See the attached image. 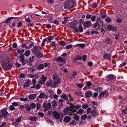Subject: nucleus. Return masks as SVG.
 Wrapping results in <instances>:
<instances>
[{
    "label": "nucleus",
    "instance_id": "bf43d9fd",
    "mask_svg": "<svg viewBox=\"0 0 127 127\" xmlns=\"http://www.w3.org/2000/svg\"><path fill=\"white\" fill-rule=\"evenodd\" d=\"M72 44H69L67 45L65 47V49H69L72 48Z\"/></svg>",
    "mask_w": 127,
    "mask_h": 127
},
{
    "label": "nucleus",
    "instance_id": "774afa93",
    "mask_svg": "<svg viewBox=\"0 0 127 127\" xmlns=\"http://www.w3.org/2000/svg\"><path fill=\"white\" fill-rule=\"evenodd\" d=\"M43 64L44 66L46 67L47 66H49L50 65V64L48 63H44Z\"/></svg>",
    "mask_w": 127,
    "mask_h": 127
},
{
    "label": "nucleus",
    "instance_id": "b1692460",
    "mask_svg": "<svg viewBox=\"0 0 127 127\" xmlns=\"http://www.w3.org/2000/svg\"><path fill=\"white\" fill-rule=\"evenodd\" d=\"M70 108L72 110V111H73V112H76V111L77 109H76V106L74 105H73Z\"/></svg>",
    "mask_w": 127,
    "mask_h": 127
},
{
    "label": "nucleus",
    "instance_id": "f8f14e48",
    "mask_svg": "<svg viewBox=\"0 0 127 127\" xmlns=\"http://www.w3.org/2000/svg\"><path fill=\"white\" fill-rule=\"evenodd\" d=\"M1 116H4V118H6V116L8 113L6 110H2L1 111Z\"/></svg>",
    "mask_w": 127,
    "mask_h": 127
},
{
    "label": "nucleus",
    "instance_id": "6e6d98bb",
    "mask_svg": "<svg viewBox=\"0 0 127 127\" xmlns=\"http://www.w3.org/2000/svg\"><path fill=\"white\" fill-rule=\"evenodd\" d=\"M96 19V16L95 15H93L91 17V20L92 22L95 21Z\"/></svg>",
    "mask_w": 127,
    "mask_h": 127
},
{
    "label": "nucleus",
    "instance_id": "603ef678",
    "mask_svg": "<svg viewBox=\"0 0 127 127\" xmlns=\"http://www.w3.org/2000/svg\"><path fill=\"white\" fill-rule=\"evenodd\" d=\"M47 123H49L52 125H53L54 123L51 120L48 119L47 120Z\"/></svg>",
    "mask_w": 127,
    "mask_h": 127
},
{
    "label": "nucleus",
    "instance_id": "864d4df0",
    "mask_svg": "<svg viewBox=\"0 0 127 127\" xmlns=\"http://www.w3.org/2000/svg\"><path fill=\"white\" fill-rule=\"evenodd\" d=\"M87 58V56L86 55H84L82 56V59L83 61L84 62L86 61V59Z\"/></svg>",
    "mask_w": 127,
    "mask_h": 127
},
{
    "label": "nucleus",
    "instance_id": "9d476101",
    "mask_svg": "<svg viewBox=\"0 0 127 127\" xmlns=\"http://www.w3.org/2000/svg\"><path fill=\"white\" fill-rule=\"evenodd\" d=\"M53 116L56 119H59L60 117V114L57 112L55 111L53 112Z\"/></svg>",
    "mask_w": 127,
    "mask_h": 127
},
{
    "label": "nucleus",
    "instance_id": "680f3d73",
    "mask_svg": "<svg viewBox=\"0 0 127 127\" xmlns=\"http://www.w3.org/2000/svg\"><path fill=\"white\" fill-rule=\"evenodd\" d=\"M86 85L88 88H89L91 86V83L90 81L87 82L86 83Z\"/></svg>",
    "mask_w": 127,
    "mask_h": 127
},
{
    "label": "nucleus",
    "instance_id": "052dcab7",
    "mask_svg": "<svg viewBox=\"0 0 127 127\" xmlns=\"http://www.w3.org/2000/svg\"><path fill=\"white\" fill-rule=\"evenodd\" d=\"M91 107H88V109H87V113L88 114H89L91 112Z\"/></svg>",
    "mask_w": 127,
    "mask_h": 127
},
{
    "label": "nucleus",
    "instance_id": "473e14b6",
    "mask_svg": "<svg viewBox=\"0 0 127 127\" xmlns=\"http://www.w3.org/2000/svg\"><path fill=\"white\" fill-rule=\"evenodd\" d=\"M21 47H22L25 48L26 49H29L28 46H27L26 44L25 43L21 45Z\"/></svg>",
    "mask_w": 127,
    "mask_h": 127
},
{
    "label": "nucleus",
    "instance_id": "6e6552de",
    "mask_svg": "<svg viewBox=\"0 0 127 127\" xmlns=\"http://www.w3.org/2000/svg\"><path fill=\"white\" fill-rule=\"evenodd\" d=\"M38 97L41 99L43 98L47 99L48 98V96L44 92H43L40 93Z\"/></svg>",
    "mask_w": 127,
    "mask_h": 127
},
{
    "label": "nucleus",
    "instance_id": "8fccbe9b",
    "mask_svg": "<svg viewBox=\"0 0 127 127\" xmlns=\"http://www.w3.org/2000/svg\"><path fill=\"white\" fill-rule=\"evenodd\" d=\"M50 46L52 47H55L56 45L55 42H51L50 43Z\"/></svg>",
    "mask_w": 127,
    "mask_h": 127
},
{
    "label": "nucleus",
    "instance_id": "aec40b11",
    "mask_svg": "<svg viewBox=\"0 0 127 127\" xmlns=\"http://www.w3.org/2000/svg\"><path fill=\"white\" fill-rule=\"evenodd\" d=\"M52 84V81L51 80H50L48 81L46 83V85L48 87H49L51 86L52 87H53L52 86V84Z\"/></svg>",
    "mask_w": 127,
    "mask_h": 127
},
{
    "label": "nucleus",
    "instance_id": "7ed1b4c3",
    "mask_svg": "<svg viewBox=\"0 0 127 127\" xmlns=\"http://www.w3.org/2000/svg\"><path fill=\"white\" fill-rule=\"evenodd\" d=\"M63 112L65 115L71 116L74 112H73L72 110L69 107H66L64 110Z\"/></svg>",
    "mask_w": 127,
    "mask_h": 127
},
{
    "label": "nucleus",
    "instance_id": "13d9d810",
    "mask_svg": "<svg viewBox=\"0 0 127 127\" xmlns=\"http://www.w3.org/2000/svg\"><path fill=\"white\" fill-rule=\"evenodd\" d=\"M19 103L15 102H13L12 103V105L14 106H17L18 105Z\"/></svg>",
    "mask_w": 127,
    "mask_h": 127
},
{
    "label": "nucleus",
    "instance_id": "4be33fe9",
    "mask_svg": "<svg viewBox=\"0 0 127 127\" xmlns=\"http://www.w3.org/2000/svg\"><path fill=\"white\" fill-rule=\"evenodd\" d=\"M105 42L108 44H110L112 42V39L109 38H108L106 40Z\"/></svg>",
    "mask_w": 127,
    "mask_h": 127
},
{
    "label": "nucleus",
    "instance_id": "3c124183",
    "mask_svg": "<svg viewBox=\"0 0 127 127\" xmlns=\"http://www.w3.org/2000/svg\"><path fill=\"white\" fill-rule=\"evenodd\" d=\"M20 58L21 60V62L25 60L24 56L23 55H20Z\"/></svg>",
    "mask_w": 127,
    "mask_h": 127
},
{
    "label": "nucleus",
    "instance_id": "a19ab883",
    "mask_svg": "<svg viewBox=\"0 0 127 127\" xmlns=\"http://www.w3.org/2000/svg\"><path fill=\"white\" fill-rule=\"evenodd\" d=\"M112 28V26L110 25H109L107 27V29L109 31L111 30Z\"/></svg>",
    "mask_w": 127,
    "mask_h": 127
},
{
    "label": "nucleus",
    "instance_id": "423d86ee",
    "mask_svg": "<svg viewBox=\"0 0 127 127\" xmlns=\"http://www.w3.org/2000/svg\"><path fill=\"white\" fill-rule=\"evenodd\" d=\"M42 107L45 108L44 111H47L51 107V105L50 103H48L47 104L46 103L44 102L42 105Z\"/></svg>",
    "mask_w": 127,
    "mask_h": 127
},
{
    "label": "nucleus",
    "instance_id": "f257e3e1",
    "mask_svg": "<svg viewBox=\"0 0 127 127\" xmlns=\"http://www.w3.org/2000/svg\"><path fill=\"white\" fill-rule=\"evenodd\" d=\"M64 8L66 10L73 7L75 5L74 2L72 0H68L64 3Z\"/></svg>",
    "mask_w": 127,
    "mask_h": 127
},
{
    "label": "nucleus",
    "instance_id": "393cba45",
    "mask_svg": "<svg viewBox=\"0 0 127 127\" xmlns=\"http://www.w3.org/2000/svg\"><path fill=\"white\" fill-rule=\"evenodd\" d=\"M81 56H78L74 59V61H76L77 60H81Z\"/></svg>",
    "mask_w": 127,
    "mask_h": 127
},
{
    "label": "nucleus",
    "instance_id": "58836bf2",
    "mask_svg": "<svg viewBox=\"0 0 127 127\" xmlns=\"http://www.w3.org/2000/svg\"><path fill=\"white\" fill-rule=\"evenodd\" d=\"M87 117L86 114H84L81 116V119L82 120H85L86 119Z\"/></svg>",
    "mask_w": 127,
    "mask_h": 127
},
{
    "label": "nucleus",
    "instance_id": "72a5a7b5",
    "mask_svg": "<svg viewBox=\"0 0 127 127\" xmlns=\"http://www.w3.org/2000/svg\"><path fill=\"white\" fill-rule=\"evenodd\" d=\"M61 98L64 99L65 100H68V98L66 96V95L65 94L63 95L61 97Z\"/></svg>",
    "mask_w": 127,
    "mask_h": 127
},
{
    "label": "nucleus",
    "instance_id": "c85d7f7f",
    "mask_svg": "<svg viewBox=\"0 0 127 127\" xmlns=\"http://www.w3.org/2000/svg\"><path fill=\"white\" fill-rule=\"evenodd\" d=\"M95 90L97 92H100L102 91V89L100 87H99L95 88Z\"/></svg>",
    "mask_w": 127,
    "mask_h": 127
},
{
    "label": "nucleus",
    "instance_id": "6ab92c4d",
    "mask_svg": "<svg viewBox=\"0 0 127 127\" xmlns=\"http://www.w3.org/2000/svg\"><path fill=\"white\" fill-rule=\"evenodd\" d=\"M111 56V55L109 54H104L103 56L104 58L106 60H108L110 59Z\"/></svg>",
    "mask_w": 127,
    "mask_h": 127
},
{
    "label": "nucleus",
    "instance_id": "338daca9",
    "mask_svg": "<svg viewBox=\"0 0 127 127\" xmlns=\"http://www.w3.org/2000/svg\"><path fill=\"white\" fill-rule=\"evenodd\" d=\"M75 94L79 96H81L82 95V94L81 93V92L79 91H77L76 92Z\"/></svg>",
    "mask_w": 127,
    "mask_h": 127
},
{
    "label": "nucleus",
    "instance_id": "e2e57ef3",
    "mask_svg": "<svg viewBox=\"0 0 127 127\" xmlns=\"http://www.w3.org/2000/svg\"><path fill=\"white\" fill-rule=\"evenodd\" d=\"M98 6V5L96 3H93L92 4V7L93 8H95Z\"/></svg>",
    "mask_w": 127,
    "mask_h": 127
},
{
    "label": "nucleus",
    "instance_id": "e433bc0d",
    "mask_svg": "<svg viewBox=\"0 0 127 127\" xmlns=\"http://www.w3.org/2000/svg\"><path fill=\"white\" fill-rule=\"evenodd\" d=\"M84 112V110H83L81 108L77 112V113H78L80 115H81Z\"/></svg>",
    "mask_w": 127,
    "mask_h": 127
},
{
    "label": "nucleus",
    "instance_id": "a878e982",
    "mask_svg": "<svg viewBox=\"0 0 127 127\" xmlns=\"http://www.w3.org/2000/svg\"><path fill=\"white\" fill-rule=\"evenodd\" d=\"M85 44H76V46H79L80 47L83 48L85 47Z\"/></svg>",
    "mask_w": 127,
    "mask_h": 127
},
{
    "label": "nucleus",
    "instance_id": "2eb2a0df",
    "mask_svg": "<svg viewBox=\"0 0 127 127\" xmlns=\"http://www.w3.org/2000/svg\"><path fill=\"white\" fill-rule=\"evenodd\" d=\"M91 24V21H86L84 22L83 25L84 27H88L90 26Z\"/></svg>",
    "mask_w": 127,
    "mask_h": 127
},
{
    "label": "nucleus",
    "instance_id": "412c9836",
    "mask_svg": "<svg viewBox=\"0 0 127 127\" xmlns=\"http://www.w3.org/2000/svg\"><path fill=\"white\" fill-rule=\"evenodd\" d=\"M35 94H33L30 95L29 96V98L30 99H33L35 98L36 97Z\"/></svg>",
    "mask_w": 127,
    "mask_h": 127
},
{
    "label": "nucleus",
    "instance_id": "bb28decb",
    "mask_svg": "<svg viewBox=\"0 0 127 127\" xmlns=\"http://www.w3.org/2000/svg\"><path fill=\"white\" fill-rule=\"evenodd\" d=\"M30 120L32 121H37L38 119L36 117H31L29 119Z\"/></svg>",
    "mask_w": 127,
    "mask_h": 127
},
{
    "label": "nucleus",
    "instance_id": "5fc2aeb1",
    "mask_svg": "<svg viewBox=\"0 0 127 127\" xmlns=\"http://www.w3.org/2000/svg\"><path fill=\"white\" fill-rule=\"evenodd\" d=\"M31 107L33 109H34L36 107V104L34 103H31L30 105Z\"/></svg>",
    "mask_w": 127,
    "mask_h": 127
},
{
    "label": "nucleus",
    "instance_id": "2f4dec72",
    "mask_svg": "<svg viewBox=\"0 0 127 127\" xmlns=\"http://www.w3.org/2000/svg\"><path fill=\"white\" fill-rule=\"evenodd\" d=\"M114 77L115 76H114L112 75H110L108 76V78L109 80H111L113 79Z\"/></svg>",
    "mask_w": 127,
    "mask_h": 127
},
{
    "label": "nucleus",
    "instance_id": "79ce46f5",
    "mask_svg": "<svg viewBox=\"0 0 127 127\" xmlns=\"http://www.w3.org/2000/svg\"><path fill=\"white\" fill-rule=\"evenodd\" d=\"M9 108L10 110L11 111H12L15 109V107L12 105H10V106Z\"/></svg>",
    "mask_w": 127,
    "mask_h": 127
},
{
    "label": "nucleus",
    "instance_id": "4c0bfd02",
    "mask_svg": "<svg viewBox=\"0 0 127 127\" xmlns=\"http://www.w3.org/2000/svg\"><path fill=\"white\" fill-rule=\"evenodd\" d=\"M35 57L34 56H32V57H30L29 59V62H33V60L35 59Z\"/></svg>",
    "mask_w": 127,
    "mask_h": 127
},
{
    "label": "nucleus",
    "instance_id": "dca6fc26",
    "mask_svg": "<svg viewBox=\"0 0 127 127\" xmlns=\"http://www.w3.org/2000/svg\"><path fill=\"white\" fill-rule=\"evenodd\" d=\"M34 55L39 59L41 58L43 56V54L39 52V51L37 52Z\"/></svg>",
    "mask_w": 127,
    "mask_h": 127
},
{
    "label": "nucleus",
    "instance_id": "37998d69",
    "mask_svg": "<svg viewBox=\"0 0 127 127\" xmlns=\"http://www.w3.org/2000/svg\"><path fill=\"white\" fill-rule=\"evenodd\" d=\"M84 21V20L83 19H81L79 21V25L80 26H81L82 25Z\"/></svg>",
    "mask_w": 127,
    "mask_h": 127
},
{
    "label": "nucleus",
    "instance_id": "a18cd8bd",
    "mask_svg": "<svg viewBox=\"0 0 127 127\" xmlns=\"http://www.w3.org/2000/svg\"><path fill=\"white\" fill-rule=\"evenodd\" d=\"M89 105L87 104H83L82 106V108L84 109H85L88 107Z\"/></svg>",
    "mask_w": 127,
    "mask_h": 127
},
{
    "label": "nucleus",
    "instance_id": "f704fd0d",
    "mask_svg": "<svg viewBox=\"0 0 127 127\" xmlns=\"http://www.w3.org/2000/svg\"><path fill=\"white\" fill-rule=\"evenodd\" d=\"M31 82V81H27L24 84V87H29V83L30 82Z\"/></svg>",
    "mask_w": 127,
    "mask_h": 127
},
{
    "label": "nucleus",
    "instance_id": "a211bd4d",
    "mask_svg": "<svg viewBox=\"0 0 127 127\" xmlns=\"http://www.w3.org/2000/svg\"><path fill=\"white\" fill-rule=\"evenodd\" d=\"M56 60L58 62H60L62 63L64 62V64L65 63V62L64 59L61 57H59L57 58L56 59Z\"/></svg>",
    "mask_w": 127,
    "mask_h": 127
},
{
    "label": "nucleus",
    "instance_id": "0e129e2a",
    "mask_svg": "<svg viewBox=\"0 0 127 127\" xmlns=\"http://www.w3.org/2000/svg\"><path fill=\"white\" fill-rule=\"evenodd\" d=\"M41 85L38 83L35 86V88L36 89H39L41 88Z\"/></svg>",
    "mask_w": 127,
    "mask_h": 127
},
{
    "label": "nucleus",
    "instance_id": "de8ad7c7",
    "mask_svg": "<svg viewBox=\"0 0 127 127\" xmlns=\"http://www.w3.org/2000/svg\"><path fill=\"white\" fill-rule=\"evenodd\" d=\"M13 17H10L8 18L6 20H5L6 22L7 23H9L10 22V20L11 19H13Z\"/></svg>",
    "mask_w": 127,
    "mask_h": 127
},
{
    "label": "nucleus",
    "instance_id": "ddd939ff",
    "mask_svg": "<svg viewBox=\"0 0 127 127\" xmlns=\"http://www.w3.org/2000/svg\"><path fill=\"white\" fill-rule=\"evenodd\" d=\"M32 51L34 55L37 52L39 51V50L38 49V46L35 45L32 49Z\"/></svg>",
    "mask_w": 127,
    "mask_h": 127
},
{
    "label": "nucleus",
    "instance_id": "09e8293b",
    "mask_svg": "<svg viewBox=\"0 0 127 127\" xmlns=\"http://www.w3.org/2000/svg\"><path fill=\"white\" fill-rule=\"evenodd\" d=\"M30 69L32 72H33L35 70V67L32 65L30 67Z\"/></svg>",
    "mask_w": 127,
    "mask_h": 127
},
{
    "label": "nucleus",
    "instance_id": "9b49d317",
    "mask_svg": "<svg viewBox=\"0 0 127 127\" xmlns=\"http://www.w3.org/2000/svg\"><path fill=\"white\" fill-rule=\"evenodd\" d=\"M85 95L87 98H89L92 95V92L91 91H87L85 92Z\"/></svg>",
    "mask_w": 127,
    "mask_h": 127
},
{
    "label": "nucleus",
    "instance_id": "49530a36",
    "mask_svg": "<svg viewBox=\"0 0 127 127\" xmlns=\"http://www.w3.org/2000/svg\"><path fill=\"white\" fill-rule=\"evenodd\" d=\"M24 51V50L23 49H22L21 50L19 49H18L17 50V52L18 54H21L23 53Z\"/></svg>",
    "mask_w": 127,
    "mask_h": 127
},
{
    "label": "nucleus",
    "instance_id": "ea45409f",
    "mask_svg": "<svg viewBox=\"0 0 127 127\" xmlns=\"http://www.w3.org/2000/svg\"><path fill=\"white\" fill-rule=\"evenodd\" d=\"M80 32H82L83 31V29L81 26H79V27L78 31Z\"/></svg>",
    "mask_w": 127,
    "mask_h": 127
},
{
    "label": "nucleus",
    "instance_id": "f3484780",
    "mask_svg": "<svg viewBox=\"0 0 127 127\" xmlns=\"http://www.w3.org/2000/svg\"><path fill=\"white\" fill-rule=\"evenodd\" d=\"M71 118L70 117L68 116H65L64 118V122L65 123H67L70 121Z\"/></svg>",
    "mask_w": 127,
    "mask_h": 127
},
{
    "label": "nucleus",
    "instance_id": "c756f323",
    "mask_svg": "<svg viewBox=\"0 0 127 127\" xmlns=\"http://www.w3.org/2000/svg\"><path fill=\"white\" fill-rule=\"evenodd\" d=\"M52 106L54 108H55L57 105V102L56 100H53L52 102Z\"/></svg>",
    "mask_w": 127,
    "mask_h": 127
},
{
    "label": "nucleus",
    "instance_id": "f03ea898",
    "mask_svg": "<svg viewBox=\"0 0 127 127\" xmlns=\"http://www.w3.org/2000/svg\"><path fill=\"white\" fill-rule=\"evenodd\" d=\"M3 68L5 70H9L12 67V65L10 63L9 59H7L5 60L2 64Z\"/></svg>",
    "mask_w": 127,
    "mask_h": 127
},
{
    "label": "nucleus",
    "instance_id": "20e7f679",
    "mask_svg": "<svg viewBox=\"0 0 127 127\" xmlns=\"http://www.w3.org/2000/svg\"><path fill=\"white\" fill-rule=\"evenodd\" d=\"M53 78L54 84H52V86L54 88H55L56 87V85H58L60 83L59 78L58 76L56 75H53Z\"/></svg>",
    "mask_w": 127,
    "mask_h": 127
},
{
    "label": "nucleus",
    "instance_id": "4468645a",
    "mask_svg": "<svg viewBox=\"0 0 127 127\" xmlns=\"http://www.w3.org/2000/svg\"><path fill=\"white\" fill-rule=\"evenodd\" d=\"M47 77L44 76V75H42V78L41 79V80L39 81V83L42 85L44 84L45 81Z\"/></svg>",
    "mask_w": 127,
    "mask_h": 127
},
{
    "label": "nucleus",
    "instance_id": "1a4fd4ad",
    "mask_svg": "<svg viewBox=\"0 0 127 127\" xmlns=\"http://www.w3.org/2000/svg\"><path fill=\"white\" fill-rule=\"evenodd\" d=\"M91 113L92 116L94 117L97 116L98 115V111L96 110H92L91 111Z\"/></svg>",
    "mask_w": 127,
    "mask_h": 127
},
{
    "label": "nucleus",
    "instance_id": "7c9ffc66",
    "mask_svg": "<svg viewBox=\"0 0 127 127\" xmlns=\"http://www.w3.org/2000/svg\"><path fill=\"white\" fill-rule=\"evenodd\" d=\"M122 21V19L120 17H118L116 20V21L118 23H121Z\"/></svg>",
    "mask_w": 127,
    "mask_h": 127
},
{
    "label": "nucleus",
    "instance_id": "cd10ccee",
    "mask_svg": "<svg viewBox=\"0 0 127 127\" xmlns=\"http://www.w3.org/2000/svg\"><path fill=\"white\" fill-rule=\"evenodd\" d=\"M74 115V120H76V121H78L79 119V117L77 115H76L75 114H74L73 113V114H72V115Z\"/></svg>",
    "mask_w": 127,
    "mask_h": 127
},
{
    "label": "nucleus",
    "instance_id": "39448f33",
    "mask_svg": "<svg viewBox=\"0 0 127 127\" xmlns=\"http://www.w3.org/2000/svg\"><path fill=\"white\" fill-rule=\"evenodd\" d=\"M78 24V22L76 21H74L71 23L70 25L72 29H74V31L77 32H78V28L76 26H77Z\"/></svg>",
    "mask_w": 127,
    "mask_h": 127
},
{
    "label": "nucleus",
    "instance_id": "c9c22d12",
    "mask_svg": "<svg viewBox=\"0 0 127 127\" xmlns=\"http://www.w3.org/2000/svg\"><path fill=\"white\" fill-rule=\"evenodd\" d=\"M77 75L76 72L74 71L72 74L71 78H75V76Z\"/></svg>",
    "mask_w": 127,
    "mask_h": 127
},
{
    "label": "nucleus",
    "instance_id": "0eeeda50",
    "mask_svg": "<svg viewBox=\"0 0 127 127\" xmlns=\"http://www.w3.org/2000/svg\"><path fill=\"white\" fill-rule=\"evenodd\" d=\"M109 94L107 91L105 90L103 91L100 93L99 96L98 97V98H99L101 97L104 96L105 97H106Z\"/></svg>",
    "mask_w": 127,
    "mask_h": 127
},
{
    "label": "nucleus",
    "instance_id": "5701e85b",
    "mask_svg": "<svg viewBox=\"0 0 127 127\" xmlns=\"http://www.w3.org/2000/svg\"><path fill=\"white\" fill-rule=\"evenodd\" d=\"M30 51L27 50L25 51L24 53V55L26 57H28L30 55Z\"/></svg>",
    "mask_w": 127,
    "mask_h": 127
},
{
    "label": "nucleus",
    "instance_id": "c03bdc74",
    "mask_svg": "<svg viewBox=\"0 0 127 127\" xmlns=\"http://www.w3.org/2000/svg\"><path fill=\"white\" fill-rule=\"evenodd\" d=\"M105 21L106 22L109 23L111 22V19L109 17H108L105 19Z\"/></svg>",
    "mask_w": 127,
    "mask_h": 127
},
{
    "label": "nucleus",
    "instance_id": "4d7b16f0",
    "mask_svg": "<svg viewBox=\"0 0 127 127\" xmlns=\"http://www.w3.org/2000/svg\"><path fill=\"white\" fill-rule=\"evenodd\" d=\"M44 65L43 64H41L39 65H38V68L39 69H42L44 68Z\"/></svg>",
    "mask_w": 127,
    "mask_h": 127
},
{
    "label": "nucleus",
    "instance_id": "69168bd1",
    "mask_svg": "<svg viewBox=\"0 0 127 127\" xmlns=\"http://www.w3.org/2000/svg\"><path fill=\"white\" fill-rule=\"evenodd\" d=\"M76 122L75 121H73L70 123L69 124L71 125H76Z\"/></svg>",
    "mask_w": 127,
    "mask_h": 127
}]
</instances>
